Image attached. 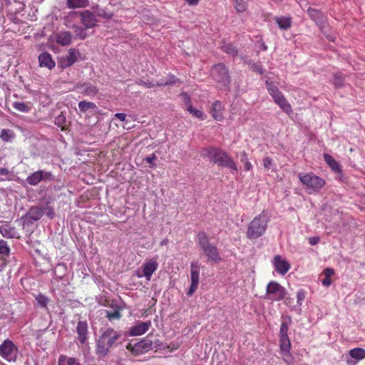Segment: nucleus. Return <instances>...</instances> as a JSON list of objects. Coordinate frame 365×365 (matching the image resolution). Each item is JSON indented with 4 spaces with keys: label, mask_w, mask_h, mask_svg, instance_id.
I'll return each instance as SVG.
<instances>
[{
    "label": "nucleus",
    "mask_w": 365,
    "mask_h": 365,
    "mask_svg": "<svg viewBox=\"0 0 365 365\" xmlns=\"http://www.w3.org/2000/svg\"><path fill=\"white\" fill-rule=\"evenodd\" d=\"M197 240L200 249L209 259L217 262L220 259L217 247L210 242L205 232L201 231L197 233Z\"/></svg>",
    "instance_id": "nucleus-5"
},
{
    "label": "nucleus",
    "mask_w": 365,
    "mask_h": 365,
    "mask_svg": "<svg viewBox=\"0 0 365 365\" xmlns=\"http://www.w3.org/2000/svg\"><path fill=\"white\" fill-rule=\"evenodd\" d=\"M8 173V170L5 168H0V175H6Z\"/></svg>",
    "instance_id": "nucleus-61"
},
{
    "label": "nucleus",
    "mask_w": 365,
    "mask_h": 365,
    "mask_svg": "<svg viewBox=\"0 0 365 365\" xmlns=\"http://www.w3.org/2000/svg\"><path fill=\"white\" fill-rule=\"evenodd\" d=\"M223 106L220 101H216L212 103L210 113L212 116L218 121H220L223 119Z\"/></svg>",
    "instance_id": "nucleus-20"
},
{
    "label": "nucleus",
    "mask_w": 365,
    "mask_h": 365,
    "mask_svg": "<svg viewBox=\"0 0 365 365\" xmlns=\"http://www.w3.org/2000/svg\"><path fill=\"white\" fill-rule=\"evenodd\" d=\"M10 247L8 242L5 240H0V257H8L10 254Z\"/></svg>",
    "instance_id": "nucleus-34"
},
{
    "label": "nucleus",
    "mask_w": 365,
    "mask_h": 365,
    "mask_svg": "<svg viewBox=\"0 0 365 365\" xmlns=\"http://www.w3.org/2000/svg\"><path fill=\"white\" fill-rule=\"evenodd\" d=\"M197 287L198 285L197 284H190V289L187 292V295L188 296H191L192 295V294L196 291V289H197Z\"/></svg>",
    "instance_id": "nucleus-53"
},
{
    "label": "nucleus",
    "mask_w": 365,
    "mask_h": 365,
    "mask_svg": "<svg viewBox=\"0 0 365 365\" xmlns=\"http://www.w3.org/2000/svg\"><path fill=\"white\" fill-rule=\"evenodd\" d=\"M81 93L86 96H95L98 93V88L90 83H83L81 86Z\"/></svg>",
    "instance_id": "nucleus-24"
},
{
    "label": "nucleus",
    "mask_w": 365,
    "mask_h": 365,
    "mask_svg": "<svg viewBox=\"0 0 365 365\" xmlns=\"http://www.w3.org/2000/svg\"><path fill=\"white\" fill-rule=\"evenodd\" d=\"M299 178L301 182L309 190V192L320 190L325 184L322 178L313 173H300Z\"/></svg>",
    "instance_id": "nucleus-7"
},
{
    "label": "nucleus",
    "mask_w": 365,
    "mask_h": 365,
    "mask_svg": "<svg viewBox=\"0 0 365 365\" xmlns=\"http://www.w3.org/2000/svg\"><path fill=\"white\" fill-rule=\"evenodd\" d=\"M78 335V340L81 344H84L87 340L88 324L86 322L80 321L76 327Z\"/></svg>",
    "instance_id": "nucleus-21"
},
{
    "label": "nucleus",
    "mask_w": 365,
    "mask_h": 365,
    "mask_svg": "<svg viewBox=\"0 0 365 365\" xmlns=\"http://www.w3.org/2000/svg\"><path fill=\"white\" fill-rule=\"evenodd\" d=\"M181 96H182V100L184 101V102L185 103L186 106H187L188 105H190V96H188L187 93H182L181 94Z\"/></svg>",
    "instance_id": "nucleus-52"
},
{
    "label": "nucleus",
    "mask_w": 365,
    "mask_h": 365,
    "mask_svg": "<svg viewBox=\"0 0 365 365\" xmlns=\"http://www.w3.org/2000/svg\"><path fill=\"white\" fill-rule=\"evenodd\" d=\"M54 176L51 172L39 170L29 175L26 180L30 185H36L41 181H53Z\"/></svg>",
    "instance_id": "nucleus-11"
},
{
    "label": "nucleus",
    "mask_w": 365,
    "mask_h": 365,
    "mask_svg": "<svg viewBox=\"0 0 365 365\" xmlns=\"http://www.w3.org/2000/svg\"><path fill=\"white\" fill-rule=\"evenodd\" d=\"M190 6H196L200 0H185Z\"/></svg>",
    "instance_id": "nucleus-57"
},
{
    "label": "nucleus",
    "mask_w": 365,
    "mask_h": 365,
    "mask_svg": "<svg viewBox=\"0 0 365 365\" xmlns=\"http://www.w3.org/2000/svg\"><path fill=\"white\" fill-rule=\"evenodd\" d=\"M58 365H81L80 363L73 357H68L66 356L61 355L59 356L58 360Z\"/></svg>",
    "instance_id": "nucleus-29"
},
{
    "label": "nucleus",
    "mask_w": 365,
    "mask_h": 365,
    "mask_svg": "<svg viewBox=\"0 0 365 365\" xmlns=\"http://www.w3.org/2000/svg\"><path fill=\"white\" fill-rule=\"evenodd\" d=\"M268 222L269 217L264 212L255 217L247 226V237L253 240L262 237L267 230Z\"/></svg>",
    "instance_id": "nucleus-3"
},
{
    "label": "nucleus",
    "mask_w": 365,
    "mask_h": 365,
    "mask_svg": "<svg viewBox=\"0 0 365 365\" xmlns=\"http://www.w3.org/2000/svg\"><path fill=\"white\" fill-rule=\"evenodd\" d=\"M280 354L282 355V358L285 363L288 364L293 363L294 358L290 353V349L280 351Z\"/></svg>",
    "instance_id": "nucleus-40"
},
{
    "label": "nucleus",
    "mask_w": 365,
    "mask_h": 365,
    "mask_svg": "<svg viewBox=\"0 0 365 365\" xmlns=\"http://www.w3.org/2000/svg\"><path fill=\"white\" fill-rule=\"evenodd\" d=\"M265 84L268 92L272 97H274L275 95L280 93L279 88L275 86L272 81L267 80L266 81Z\"/></svg>",
    "instance_id": "nucleus-38"
},
{
    "label": "nucleus",
    "mask_w": 365,
    "mask_h": 365,
    "mask_svg": "<svg viewBox=\"0 0 365 365\" xmlns=\"http://www.w3.org/2000/svg\"><path fill=\"white\" fill-rule=\"evenodd\" d=\"M115 117L119 119L120 121H125L126 118V114L123 113H117L115 114Z\"/></svg>",
    "instance_id": "nucleus-56"
},
{
    "label": "nucleus",
    "mask_w": 365,
    "mask_h": 365,
    "mask_svg": "<svg viewBox=\"0 0 365 365\" xmlns=\"http://www.w3.org/2000/svg\"><path fill=\"white\" fill-rule=\"evenodd\" d=\"M121 317L120 312L118 309L114 311H106V317L110 320L119 319Z\"/></svg>",
    "instance_id": "nucleus-43"
},
{
    "label": "nucleus",
    "mask_w": 365,
    "mask_h": 365,
    "mask_svg": "<svg viewBox=\"0 0 365 365\" xmlns=\"http://www.w3.org/2000/svg\"><path fill=\"white\" fill-rule=\"evenodd\" d=\"M200 270V264L197 262H193L191 263V283L197 284H199V274Z\"/></svg>",
    "instance_id": "nucleus-23"
},
{
    "label": "nucleus",
    "mask_w": 365,
    "mask_h": 365,
    "mask_svg": "<svg viewBox=\"0 0 365 365\" xmlns=\"http://www.w3.org/2000/svg\"><path fill=\"white\" fill-rule=\"evenodd\" d=\"M0 233L3 237L6 238H14L16 236L14 227H11L9 225L0 226Z\"/></svg>",
    "instance_id": "nucleus-25"
},
{
    "label": "nucleus",
    "mask_w": 365,
    "mask_h": 365,
    "mask_svg": "<svg viewBox=\"0 0 365 365\" xmlns=\"http://www.w3.org/2000/svg\"><path fill=\"white\" fill-rule=\"evenodd\" d=\"M334 271L331 268H326L323 274L324 275V278L322 280V284L323 286L328 287L331 284V277L334 275Z\"/></svg>",
    "instance_id": "nucleus-26"
},
{
    "label": "nucleus",
    "mask_w": 365,
    "mask_h": 365,
    "mask_svg": "<svg viewBox=\"0 0 365 365\" xmlns=\"http://www.w3.org/2000/svg\"><path fill=\"white\" fill-rule=\"evenodd\" d=\"M152 348L153 343L149 339H143L134 344H128L127 345V349L135 356L145 354L151 350Z\"/></svg>",
    "instance_id": "nucleus-12"
},
{
    "label": "nucleus",
    "mask_w": 365,
    "mask_h": 365,
    "mask_svg": "<svg viewBox=\"0 0 365 365\" xmlns=\"http://www.w3.org/2000/svg\"><path fill=\"white\" fill-rule=\"evenodd\" d=\"M222 49L225 52L227 53H229L230 55H235L237 53V51L235 50V48L230 43L224 44L222 46Z\"/></svg>",
    "instance_id": "nucleus-46"
},
{
    "label": "nucleus",
    "mask_w": 365,
    "mask_h": 365,
    "mask_svg": "<svg viewBox=\"0 0 365 365\" xmlns=\"http://www.w3.org/2000/svg\"><path fill=\"white\" fill-rule=\"evenodd\" d=\"M272 264L279 274L284 275L290 269L289 263L282 259L280 255H276L272 260Z\"/></svg>",
    "instance_id": "nucleus-15"
},
{
    "label": "nucleus",
    "mask_w": 365,
    "mask_h": 365,
    "mask_svg": "<svg viewBox=\"0 0 365 365\" xmlns=\"http://www.w3.org/2000/svg\"><path fill=\"white\" fill-rule=\"evenodd\" d=\"M344 76L341 73L334 74L333 83L336 88H341L344 85Z\"/></svg>",
    "instance_id": "nucleus-41"
},
{
    "label": "nucleus",
    "mask_w": 365,
    "mask_h": 365,
    "mask_svg": "<svg viewBox=\"0 0 365 365\" xmlns=\"http://www.w3.org/2000/svg\"><path fill=\"white\" fill-rule=\"evenodd\" d=\"M120 336V333L113 328L107 329L97 341L96 353L101 356H106Z\"/></svg>",
    "instance_id": "nucleus-4"
},
{
    "label": "nucleus",
    "mask_w": 365,
    "mask_h": 365,
    "mask_svg": "<svg viewBox=\"0 0 365 365\" xmlns=\"http://www.w3.org/2000/svg\"><path fill=\"white\" fill-rule=\"evenodd\" d=\"M365 358V349L354 348L349 351L346 359L347 365H356L359 361Z\"/></svg>",
    "instance_id": "nucleus-14"
},
{
    "label": "nucleus",
    "mask_w": 365,
    "mask_h": 365,
    "mask_svg": "<svg viewBox=\"0 0 365 365\" xmlns=\"http://www.w3.org/2000/svg\"><path fill=\"white\" fill-rule=\"evenodd\" d=\"M19 349L10 339H6L0 345V356L9 362H14L18 356Z\"/></svg>",
    "instance_id": "nucleus-8"
},
{
    "label": "nucleus",
    "mask_w": 365,
    "mask_h": 365,
    "mask_svg": "<svg viewBox=\"0 0 365 365\" xmlns=\"http://www.w3.org/2000/svg\"><path fill=\"white\" fill-rule=\"evenodd\" d=\"M55 124L59 127L63 126L66 123V117L63 114L61 113L55 118Z\"/></svg>",
    "instance_id": "nucleus-48"
},
{
    "label": "nucleus",
    "mask_w": 365,
    "mask_h": 365,
    "mask_svg": "<svg viewBox=\"0 0 365 365\" xmlns=\"http://www.w3.org/2000/svg\"><path fill=\"white\" fill-rule=\"evenodd\" d=\"M13 133L11 130H6V129H3L1 132V138L4 140V141H9L10 140V139L12 137V135Z\"/></svg>",
    "instance_id": "nucleus-45"
},
{
    "label": "nucleus",
    "mask_w": 365,
    "mask_h": 365,
    "mask_svg": "<svg viewBox=\"0 0 365 365\" xmlns=\"http://www.w3.org/2000/svg\"><path fill=\"white\" fill-rule=\"evenodd\" d=\"M273 98V100L274 101V103H276L277 102H278L279 101H280L281 99H283L284 98V95L282 94V92L277 93V95H275Z\"/></svg>",
    "instance_id": "nucleus-58"
},
{
    "label": "nucleus",
    "mask_w": 365,
    "mask_h": 365,
    "mask_svg": "<svg viewBox=\"0 0 365 365\" xmlns=\"http://www.w3.org/2000/svg\"><path fill=\"white\" fill-rule=\"evenodd\" d=\"M272 164V159L269 157H266L263 160V165L265 168L269 169Z\"/></svg>",
    "instance_id": "nucleus-51"
},
{
    "label": "nucleus",
    "mask_w": 365,
    "mask_h": 365,
    "mask_svg": "<svg viewBox=\"0 0 365 365\" xmlns=\"http://www.w3.org/2000/svg\"><path fill=\"white\" fill-rule=\"evenodd\" d=\"M158 267V263L155 259H146L140 269L136 271V276L138 278L145 277L149 281L153 274L157 270Z\"/></svg>",
    "instance_id": "nucleus-10"
},
{
    "label": "nucleus",
    "mask_w": 365,
    "mask_h": 365,
    "mask_svg": "<svg viewBox=\"0 0 365 365\" xmlns=\"http://www.w3.org/2000/svg\"><path fill=\"white\" fill-rule=\"evenodd\" d=\"M241 162L245 164V170L249 171V170H252V165L250 163V161L248 160V158H247V153L245 152H243L242 153Z\"/></svg>",
    "instance_id": "nucleus-44"
},
{
    "label": "nucleus",
    "mask_w": 365,
    "mask_h": 365,
    "mask_svg": "<svg viewBox=\"0 0 365 365\" xmlns=\"http://www.w3.org/2000/svg\"><path fill=\"white\" fill-rule=\"evenodd\" d=\"M48 215L50 216L51 217H53V212L48 213Z\"/></svg>",
    "instance_id": "nucleus-64"
},
{
    "label": "nucleus",
    "mask_w": 365,
    "mask_h": 365,
    "mask_svg": "<svg viewBox=\"0 0 365 365\" xmlns=\"http://www.w3.org/2000/svg\"><path fill=\"white\" fill-rule=\"evenodd\" d=\"M307 13L309 17L313 19L322 30L325 28L326 17L323 13L314 9H309Z\"/></svg>",
    "instance_id": "nucleus-17"
},
{
    "label": "nucleus",
    "mask_w": 365,
    "mask_h": 365,
    "mask_svg": "<svg viewBox=\"0 0 365 365\" xmlns=\"http://www.w3.org/2000/svg\"><path fill=\"white\" fill-rule=\"evenodd\" d=\"M98 16H103V17L107 18V19H109L112 16L111 14H106L103 11H99L98 12Z\"/></svg>",
    "instance_id": "nucleus-59"
},
{
    "label": "nucleus",
    "mask_w": 365,
    "mask_h": 365,
    "mask_svg": "<svg viewBox=\"0 0 365 365\" xmlns=\"http://www.w3.org/2000/svg\"><path fill=\"white\" fill-rule=\"evenodd\" d=\"M276 104H277L280 107V108L287 114L290 115L291 113H292V108L290 103L286 100L285 98L277 102Z\"/></svg>",
    "instance_id": "nucleus-30"
},
{
    "label": "nucleus",
    "mask_w": 365,
    "mask_h": 365,
    "mask_svg": "<svg viewBox=\"0 0 365 365\" xmlns=\"http://www.w3.org/2000/svg\"><path fill=\"white\" fill-rule=\"evenodd\" d=\"M97 19L96 15L89 10L81 12H70L66 19V27L73 30L75 36L81 40L88 37L87 29L96 26Z\"/></svg>",
    "instance_id": "nucleus-1"
},
{
    "label": "nucleus",
    "mask_w": 365,
    "mask_h": 365,
    "mask_svg": "<svg viewBox=\"0 0 365 365\" xmlns=\"http://www.w3.org/2000/svg\"><path fill=\"white\" fill-rule=\"evenodd\" d=\"M168 243V239H164L160 242V246L166 245Z\"/></svg>",
    "instance_id": "nucleus-63"
},
{
    "label": "nucleus",
    "mask_w": 365,
    "mask_h": 365,
    "mask_svg": "<svg viewBox=\"0 0 365 365\" xmlns=\"http://www.w3.org/2000/svg\"><path fill=\"white\" fill-rule=\"evenodd\" d=\"M73 35L67 31H61L56 34V41L62 46H66L71 43Z\"/></svg>",
    "instance_id": "nucleus-18"
},
{
    "label": "nucleus",
    "mask_w": 365,
    "mask_h": 365,
    "mask_svg": "<svg viewBox=\"0 0 365 365\" xmlns=\"http://www.w3.org/2000/svg\"><path fill=\"white\" fill-rule=\"evenodd\" d=\"M13 106L18 111L23 113H28L31 110V106L29 103L14 102Z\"/></svg>",
    "instance_id": "nucleus-32"
},
{
    "label": "nucleus",
    "mask_w": 365,
    "mask_h": 365,
    "mask_svg": "<svg viewBox=\"0 0 365 365\" xmlns=\"http://www.w3.org/2000/svg\"><path fill=\"white\" fill-rule=\"evenodd\" d=\"M297 303L301 305L302 302L305 299V293L303 290H299L297 293Z\"/></svg>",
    "instance_id": "nucleus-50"
},
{
    "label": "nucleus",
    "mask_w": 365,
    "mask_h": 365,
    "mask_svg": "<svg viewBox=\"0 0 365 365\" xmlns=\"http://www.w3.org/2000/svg\"><path fill=\"white\" fill-rule=\"evenodd\" d=\"M211 74L214 80L219 84L221 88H226L230 83L227 68L222 63H218L213 66Z\"/></svg>",
    "instance_id": "nucleus-6"
},
{
    "label": "nucleus",
    "mask_w": 365,
    "mask_h": 365,
    "mask_svg": "<svg viewBox=\"0 0 365 365\" xmlns=\"http://www.w3.org/2000/svg\"><path fill=\"white\" fill-rule=\"evenodd\" d=\"M253 69L258 72L259 73L262 74L263 73V71H262V68L259 66H257V65H255L253 66Z\"/></svg>",
    "instance_id": "nucleus-60"
},
{
    "label": "nucleus",
    "mask_w": 365,
    "mask_h": 365,
    "mask_svg": "<svg viewBox=\"0 0 365 365\" xmlns=\"http://www.w3.org/2000/svg\"><path fill=\"white\" fill-rule=\"evenodd\" d=\"M137 83L140 86H143L146 88H153L155 86H157V83H154L153 82H150V81H139L138 82H137Z\"/></svg>",
    "instance_id": "nucleus-49"
},
{
    "label": "nucleus",
    "mask_w": 365,
    "mask_h": 365,
    "mask_svg": "<svg viewBox=\"0 0 365 365\" xmlns=\"http://www.w3.org/2000/svg\"><path fill=\"white\" fill-rule=\"evenodd\" d=\"M35 299L40 307H46L48 299L46 296L39 294L35 297Z\"/></svg>",
    "instance_id": "nucleus-42"
},
{
    "label": "nucleus",
    "mask_w": 365,
    "mask_h": 365,
    "mask_svg": "<svg viewBox=\"0 0 365 365\" xmlns=\"http://www.w3.org/2000/svg\"><path fill=\"white\" fill-rule=\"evenodd\" d=\"M186 109L194 117H195L197 118H199V119H201V120H204L205 119L204 113L201 110H197V109L193 108L191 105H188L187 106Z\"/></svg>",
    "instance_id": "nucleus-37"
},
{
    "label": "nucleus",
    "mask_w": 365,
    "mask_h": 365,
    "mask_svg": "<svg viewBox=\"0 0 365 365\" xmlns=\"http://www.w3.org/2000/svg\"><path fill=\"white\" fill-rule=\"evenodd\" d=\"M179 82V79H178L174 75L169 74L165 80H162L160 82H157V86H164L168 85L175 84Z\"/></svg>",
    "instance_id": "nucleus-31"
},
{
    "label": "nucleus",
    "mask_w": 365,
    "mask_h": 365,
    "mask_svg": "<svg viewBox=\"0 0 365 365\" xmlns=\"http://www.w3.org/2000/svg\"><path fill=\"white\" fill-rule=\"evenodd\" d=\"M168 348L170 349L171 350H176L179 348V345L178 344H173L172 347H170V346H168Z\"/></svg>",
    "instance_id": "nucleus-62"
},
{
    "label": "nucleus",
    "mask_w": 365,
    "mask_h": 365,
    "mask_svg": "<svg viewBox=\"0 0 365 365\" xmlns=\"http://www.w3.org/2000/svg\"><path fill=\"white\" fill-rule=\"evenodd\" d=\"M155 160H156V155L155 154H152L150 156H148L145 158L146 162L150 165H154V161Z\"/></svg>",
    "instance_id": "nucleus-55"
},
{
    "label": "nucleus",
    "mask_w": 365,
    "mask_h": 365,
    "mask_svg": "<svg viewBox=\"0 0 365 365\" xmlns=\"http://www.w3.org/2000/svg\"><path fill=\"white\" fill-rule=\"evenodd\" d=\"M38 61L40 66L46 67L50 70L53 68L56 65L51 54L46 52H43L39 55Z\"/></svg>",
    "instance_id": "nucleus-19"
},
{
    "label": "nucleus",
    "mask_w": 365,
    "mask_h": 365,
    "mask_svg": "<svg viewBox=\"0 0 365 365\" xmlns=\"http://www.w3.org/2000/svg\"><path fill=\"white\" fill-rule=\"evenodd\" d=\"M202 155L219 166L227 167L232 171L237 170V166L234 160L226 152L220 149L214 147L207 148L203 149Z\"/></svg>",
    "instance_id": "nucleus-2"
},
{
    "label": "nucleus",
    "mask_w": 365,
    "mask_h": 365,
    "mask_svg": "<svg viewBox=\"0 0 365 365\" xmlns=\"http://www.w3.org/2000/svg\"><path fill=\"white\" fill-rule=\"evenodd\" d=\"M78 108L81 112H86L88 109L96 108V106L93 102H87L85 101H82L78 103Z\"/></svg>",
    "instance_id": "nucleus-36"
},
{
    "label": "nucleus",
    "mask_w": 365,
    "mask_h": 365,
    "mask_svg": "<svg viewBox=\"0 0 365 365\" xmlns=\"http://www.w3.org/2000/svg\"><path fill=\"white\" fill-rule=\"evenodd\" d=\"M320 238L319 237H312L309 238V242L312 245H315L319 242Z\"/></svg>",
    "instance_id": "nucleus-54"
},
{
    "label": "nucleus",
    "mask_w": 365,
    "mask_h": 365,
    "mask_svg": "<svg viewBox=\"0 0 365 365\" xmlns=\"http://www.w3.org/2000/svg\"><path fill=\"white\" fill-rule=\"evenodd\" d=\"M67 6L70 9L83 8L88 4V0H66Z\"/></svg>",
    "instance_id": "nucleus-28"
},
{
    "label": "nucleus",
    "mask_w": 365,
    "mask_h": 365,
    "mask_svg": "<svg viewBox=\"0 0 365 365\" xmlns=\"http://www.w3.org/2000/svg\"><path fill=\"white\" fill-rule=\"evenodd\" d=\"M233 2L237 11L243 12L247 9V0H234Z\"/></svg>",
    "instance_id": "nucleus-39"
},
{
    "label": "nucleus",
    "mask_w": 365,
    "mask_h": 365,
    "mask_svg": "<svg viewBox=\"0 0 365 365\" xmlns=\"http://www.w3.org/2000/svg\"><path fill=\"white\" fill-rule=\"evenodd\" d=\"M151 326V322H138L129 330L130 336H139L145 333Z\"/></svg>",
    "instance_id": "nucleus-16"
},
{
    "label": "nucleus",
    "mask_w": 365,
    "mask_h": 365,
    "mask_svg": "<svg viewBox=\"0 0 365 365\" xmlns=\"http://www.w3.org/2000/svg\"><path fill=\"white\" fill-rule=\"evenodd\" d=\"M276 21L281 29L287 30L291 26L290 19L287 17L277 18Z\"/></svg>",
    "instance_id": "nucleus-33"
},
{
    "label": "nucleus",
    "mask_w": 365,
    "mask_h": 365,
    "mask_svg": "<svg viewBox=\"0 0 365 365\" xmlns=\"http://www.w3.org/2000/svg\"><path fill=\"white\" fill-rule=\"evenodd\" d=\"M29 217L34 221L38 220L43 215V210L38 207H32L28 212Z\"/></svg>",
    "instance_id": "nucleus-27"
},
{
    "label": "nucleus",
    "mask_w": 365,
    "mask_h": 365,
    "mask_svg": "<svg viewBox=\"0 0 365 365\" xmlns=\"http://www.w3.org/2000/svg\"><path fill=\"white\" fill-rule=\"evenodd\" d=\"M285 288L278 282L272 281L267 284L265 297L267 299L271 301H281L285 297Z\"/></svg>",
    "instance_id": "nucleus-9"
},
{
    "label": "nucleus",
    "mask_w": 365,
    "mask_h": 365,
    "mask_svg": "<svg viewBox=\"0 0 365 365\" xmlns=\"http://www.w3.org/2000/svg\"><path fill=\"white\" fill-rule=\"evenodd\" d=\"M288 324L284 322L281 324L279 330V336H288Z\"/></svg>",
    "instance_id": "nucleus-47"
},
{
    "label": "nucleus",
    "mask_w": 365,
    "mask_h": 365,
    "mask_svg": "<svg viewBox=\"0 0 365 365\" xmlns=\"http://www.w3.org/2000/svg\"><path fill=\"white\" fill-rule=\"evenodd\" d=\"M83 59L81 54L78 49L70 48L66 57H63L61 60V66L63 68H66L73 65L78 60Z\"/></svg>",
    "instance_id": "nucleus-13"
},
{
    "label": "nucleus",
    "mask_w": 365,
    "mask_h": 365,
    "mask_svg": "<svg viewBox=\"0 0 365 365\" xmlns=\"http://www.w3.org/2000/svg\"><path fill=\"white\" fill-rule=\"evenodd\" d=\"M280 351L291 349V342L288 336H279Z\"/></svg>",
    "instance_id": "nucleus-35"
},
{
    "label": "nucleus",
    "mask_w": 365,
    "mask_h": 365,
    "mask_svg": "<svg viewBox=\"0 0 365 365\" xmlns=\"http://www.w3.org/2000/svg\"><path fill=\"white\" fill-rule=\"evenodd\" d=\"M324 159L325 162L329 165L331 169L336 173H341V169L340 165L336 162L334 158L328 153L324 154Z\"/></svg>",
    "instance_id": "nucleus-22"
}]
</instances>
